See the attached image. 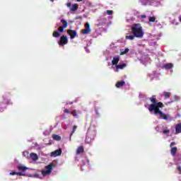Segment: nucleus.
Returning <instances> with one entry per match:
<instances>
[{"instance_id":"1","label":"nucleus","mask_w":181,"mask_h":181,"mask_svg":"<svg viewBox=\"0 0 181 181\" xmlns=\"http://www.w3.org/2000/svg\"><path fill=\"white\" fill-rule=\"evenodd\" d=\"M149 100L151 101V104L148 105V111L150 112H154L155 115H160L162 119L169 121V115H165L163 112L160 110V108H163L165 105H163L162 102H158L156 95H153L152 97L149 98Z\"/></svg>"},{"instance_id":"2","label":"nucleus","mask_w":181,"mask_h":181,"mask_svg":"<svg viewBox=\"0 0 181 181\" xmlns=\"http://www.w3.org/2000/svg\"><path fill=\"white\" fill-rule=\"evenodd\" d=\"M132 33L136 37H144V29L140 23H135L132 26Z\"/></svg>"},{"instance_id":"3","label":"nucleus","mask_w":181,"mask_h":181,"mask_svg":"<svg viewBox=\"0 0 181 181\" xmlns=\"http://www.w3.org/2000/svg\"><path fill=\"white\" fill-rule=\"evenodd\" d=\"M45 169L41 171L42 176H47V175H50L52 173V170L53 169V163H51L47 166H45Z\"/></svg>"},{"instance_id":"4","label":"nucleus","mask_w":181,"mask_h":181,"mask_svg":"<svg viewBox=\"0 0 181 181\" xmlns=\"http://www.w3.org/2000/svg\"><path fill=\"white\" fill-rule=\"evenodd\" d=\"M67 43H69V40L66 35H62L58 42L59 46H64V45H67Z\"/></svg>"},{"instance_id":"5","label":"nucleus","mask_w":181,"mask_h":181,"mask_svg":"<svg viewBox=\"0 0 181 181\" xmlns=\"http://www.w3.org/2000/svg\"><path fill=\"white\" fill-rule=\"evenodd\" d=\"M85 28H86V29H83L81 30V34L82 35H88V33H90V32H91V29L90 28V23H86L85 24Z\"/></svg>"},{"instance_id":"6","label":"nucleus","mask_w":181,"mask_h":181,"mask_svg":"<svg viewBox=\"0 0 181 181\" xmlns=\"http://www.w3.org/2000/svg\"><path fill=\"white\" fill-rule=\"evenodd\" d=\"M67 33L69 35L71 39H74L77 36V32L74 30H67Z\"/></svg>"},{"instance_id":"7","label":"nucleus","mask_w":181,"mask_h":181,"mask_svg":"<svg viewBox=\"0 0 181 181\" xmlns=\"http://www.w3.org/2000/svg\"><path fill=\"white\" fill-rule=\"evenodd\" d=\"M60 155H62V148H59L51 153V156H54V158H56V156H60Z\"/></svg>"},{"instance_id":"8","label":"nucleus","mask_w":181,"mask_h":181,"mask_svg":"<svg viewBox=\"0 0 181 181\" xmlns=\"http://www.w3.org/2000/svg\"><path fill=\"white\" fill-rule=\"evenodd\" d=\"M162 69H165V70H170L173 69V64L172 63L165 64L163 65Z\"/></svg>"},{"instance_id":"9","label":"nucleus","mask_w":181,"mask_h":181,"mask_svg":"<svg viewBox=\"0 0 181 181\" xmlns=\"http://www.w3.org/2000/svg\"><path fill=\"white\" fill-rule=\"evenodd\" d=\"M119 62V57H114L112 60V66H117L118 64V62Z\"/></svg>"},{"instance_id":"10","label":"nucleus","mask_w":181,"mask_h":181,"mask_svg":"<svg viewBox=\"0 0 181 181\" xmlns=\"http://www.w3.org/2000/svg\"><path fill=\"white\" fill-rule=\"evenodd\" d=\"M125 67H127V64H119V65H116V70L115 71H118V70H122L124 69H125Z\"/></svg>"},{"instance_id":"11","label":"nucleus","mask_w":181,"mask_h":181,"mask_svg":"<svg viewBox=\"0 0 181 181\" xmlns=\"http://www.w3.org/2000/svg\"><path fill=\"white\" fill-rule=\"evenodd\" d=\"M77 9H78V4H72V6L70 8V11H71L72 12H76Z\"/></svg>"},{"instance_id":"12","label":"nucleus","mask_w":181,"mask_h":181,"mask_svg":"<svg viewBox=\"0 0 181 181\" xmlns=\"http://www.w3.org/2000/svg\"><path fill=\"white\" fill-rule=\"evenodd\" d=\"M125 85V81H118L116 84H115V87H117V88H119V87H123Z\"/></svg>"},{"instance_id":"13","label":"nucleus","mask_w":181,"mask_h":181,"mask_svg":"<svg viewBox=\"0 0 181 181\" xmlns=\"http://www.w3.org/2000/svg\"><path fill=\"white\" fill-rule=\"evenodd\" d=\"M83 152H84V147H83V146L78 147L76 149V155H80V153H83Z\"/></svg>"},{"instance_id":"14","label":"nucleus","mask_w":181,"mask_h":181,"mask_svg":"<svg viewBox=\"0 0 181 181\" xmlns=\"http://www.w3.org/2000/svg\"><path fill=\"white\" fill-rule=\"evenodd\" d=\"M175 133L176 134H181V123L177 124L175 126Z\"/></svg>"},{"instance_id":"15","label":"nucleus","mask_w":181,"mask_h":181,"mask_svg":"<svg viewBox=\"0 0 181 181\" xmlns=\"http://www.w3.org/2000/svg\"><path fill=\"white\" fill-rule=\"evenodd\" d=\"M18 170H21V172H26L29 168L26 166L23 165H18Z\"/></svg>"},{"instance_id":"16","label":"nucleus","mask_w":181,"mask_h":181,"mask_svg":"<svg viewBox=\"0 0 181 181\" xmlns=\"http://www.w3.org/2000/svg\"><path fill=\"white\" fill-rule=\"evenodd\" d=\"M30 157L32 158L33 160H37L39 159L37 154L34 153H31L30 154Z\"/></svg>"},{"instance_id":"17","label":"nucleus","mask_w":181,"mask_h":181,"mask_svg":"<svg viewBox=\"0 0 181 181\" xmlns=\"http://www.w3.org/2000/svg\"><path fill=\"white\" fill-rule=\"evenodd\" d=\"M170 152L173 156H175L176 152H177V147H172L170 149Z\"/></svg>"},{"instance_id":"18","label":"nucleus","mask_w":181,"mask_h":181,"mask_svg":"<svg viewBox=\"0 0 181 181\" xmlns=\"http://www.w3.org/2000/svg\"><path fill=\"white\" fill-rule=\"evenodd\" d=\"M76 129H77V126L74 125L73 127L72 132H71V134H70L69 141H71V136H73V134H74L76 132Z\"/></svg>"},{"instance_id":"19","label":"nucleus","mask_w":181,"mask_h":181,"mask_svg":"<svg viewBox=\"0 0 181 181\" xmlns=\"http://www.w3.org/2000/svg\"><path fill=\"white\" fill-rule=\"evenodd\" d=\"M61 22L62 23V25H63V26L62 27H64L65 29H66V28H67V26H69V23H67L66 21V20H64V19H62L61 20Z\"/></svg>"},{"instance_id":"20","label":"nucleus","mask_w":181,"mask_h":181,"mask_svg":"<svg viewBox=\"0 0 181 181\" xmlns=\"http://www.w3.org/2000/svg\"><path fill=\"white\" fill-rule=\"evenodd\" d=\"M52 139L54 140V141H60V139H62V137L57 134H53L52 135Z\"/></svg>"},{"instance_id":"21","label":"nucleus","mask_w":181,"mask_h":181,"mask_svg":"<svg viewBox=\"0 0 181 181\" xmlns=\"http://www.w3.org/2000/svg\"><path fill=\"white\" fill-rule=\"evenodd\" d=\"M136 36L134 35H126L125 38L127 40H134V39H135Z\"/></svg>"},{"instance_id":"22","label":"nucleus","mask_w":181,"mask_h":181,"mask_svg":"<svg viewBox=\"0 0 181 181\" xmlns=\"http://www.w3.org/2000/svg\"><path fill=\"white\" fill-rule=\"evenodd\" d=\"M52 36L53 37H59L60 33H59V31H54V33H52Z\"/></svg>"},{"instance_id":"23","label":"nucleus","mask_w":181,"mask_h":181,"mask_svg":"<svg viewBox=\"0 0 181 181\" xmlns=\"http://www.w3.org/2000/svg\"><path fill=\"white\" fill-rule=\"evenodd\" d=\"M128 52H129V49L126 48L124 51L120 52V56H124V54H127V53H128Z\"/></svg>"},{"instance_id":"24","label":"nucleus","mask_w":181,"mask_h":181,"mask_svg":"<svg viewBox=\"0 0 181 181\" xmlns=\"http://www.w3.org/2000/svg\"><path fill=\"white\" fill-rule=\"evenodd\" d=\"M163 95L165 98H170V93L169 92H163Z\"/></svg>"},{"instance_id":"25","label":"nucleus","mask_w":181,"mask_h":181,"mask_svg":"<svg viewBox=\"0 0 181 181\" xmlns=\"http://www.w3.org/2000/svg\"><path fill=\"white\" fill-rule=\"evenodd\" d=\"M64 28L63 26H60L59 28H58V32H60V33H63V32H64Z\"/></svg>"},{"instance_id":"26","label":"nucleus","mask_w":181,"mask_h":181,"mask_svg":"<svg viewBox=\"0 0 181 181\" xmlns=\"http://www.w3.org/2000/svg\"><path fill=\"white\" fill-rule=\"evenodd\" d=\"M148 21L149 22H155V21H156V18H155V16L149 17Z\"/></svg>"},{"instance_id":"27","label":"nucleus","mask_w":181,"mask_h":181,"mask_svg":"<svg viewBox=\"0 0 181 181\" xmlns=\"http://www.w3.org/2000/svg\"><path fill=\"white\" fill-rule=\"evenodd\" d=\"M106 13L107 15H112L114 13V11L112 10H107Z\"/></svg>"},{"instance_id":"28","label":"nucleus","mask_w":181,"mask_h":181,"mask_svg":"<svg viewBox=\"0 0 181 181\" xmlns=\"http://www.w3.org/2000/svg\"><path fill=\"white\" fill-rule=\"evenodd\" d=\"M70 114H71V115H73V117H77V111H76V110L70 112Z\"/></svg>"},{"instance_id":"29","label":"nucleus","mask_w":181,"mask_h":181,"mask_svg":"<svg viewBox=\"0 0 181 181\" xmlns=\"http://www.w3.org/2000/svg\"><path fill=\"white\" fill-rule=\"evenodd\" d=\"M169 132H170V130L168 129L163 130V134H169Z\"/></svg>"},{"instance_id":"30","label":"nucleus","mask_w":181,"mask_h":181,"mask_svg":"<svg viewBox=\"0 0 181 181\" xmlns=\"http://www.w3.org/2000/svg\"><path fill=\"white\" fill-rule=\"evenodd\" d=\"M16 175H18V176H25L26 174L22 173L21 172H16Z\"/></svg>"},{"instance_id":"31","label":"nucleus","mask_w":181,"mask_h":181,"mask_svg":"<svg viewBox=\"0 0 181 181\" xmlns=\"http://www.w3.org/2000/svg\"><path fill=\"white\" fill-rule=\"evenodd\" d=\"M64 112H65V114H70V112H70V110H69V109H65L64 110Z\"/></svg>"},{"instance_id":"32","label":"nucleus","mask_w":181,"mask_h":181,"mask_svg":"<svg viewBox=\"0 0 181 181\" xmlns=\"http://www.w3.org/2000/svg\"><path fill=\"white\" fill-rule=\"evenodd\" d=\"M66 6L68 7V8H71V2H69V3H67L66 4Z\"/></svg>"},{"instance_id":"33","label":"nucleus","mask_w":181,"mask_h":181,"mask_svg":"<svg viewBox=\"0 0 181 181\" xmlns=\"http://www.w3.org/2000/svg\"><path fill=\"white\" fill-rule=\"evenodd\" d=\"M100 110V107H96L95 108V111H96V114L97 115H100V113L98 112V110Z\"/></svg>"},{"instance_id":"34","label":"nucleus","mask_w":181,"mask_h":181,"mask_svg":"<svg viewBox=\"0 0 181 181\" xmlns=\"http://www.w3.org/2000/svg\"><path fill=\"white\" fill-rule=\"evenodd\" d=\"M10 175H11V176H14V175H16V172L13 171V172H11V173H10Z\"/></svg>"},{"instance_id":"35","label":"nucleus","mask_w":181,"mask_h":181,"mask_svg":"<svg viewBox=\"0 0 181 181\" xmlns=\"http://www.w3.org/2000/svg\"><path fill=\"white\" fill-rule=\"evenodd\" d=\"M177 170H179L180 175H181V166H178V167L177 168Z\"/></svg>"},{"instance_id":"36","label":"nucleus","mask_w":181,"mask_h":181,"mask_svg":"<svg viewBox=\"0 0 181 181\" xmlns=\"http://www.w3.org/2000/svg\"><path fill=\"white\" fill-rule=\"evenodd\" d=\"M176 143L175 141H173L170 144V148H172V146H173V145H175Z\"/></svg>"},{"instance_id":"37","label":"nucleus","mask_w":181,"mask_h":181,"mask_svg":"<svg viewBox=\"0 0 181 181\" xmlns=\"http://www.w3.org/2000/svg\"><path fill=\"white\" fill-rule=\"evenodd\" d=\"M141 18H146V15H141Z\"/></svg>"},{"instance_id":"38","label":"nucleus","mask_w":181,"mask_h":181,"mask_svg":"<svg viewBox=\"0 0 181 181\" xmlns=\"http://www.w3.org/2000/svg\"><path fill=\"white\" fill-rule=\"evenodd\" d=\"M83 0H76V2H81Z\"/></svg>"},{"instance_id":"39","label":"nucleus","mask_w":181,"mask_h":181,"mask_svg":"<svg viewBox=\"0 0 181 181\" xmlns=\"http://www.w3.org/2000/svg\"><path fill=\"white\" fill-rule=\"evenodd\" d=\"M7 104H12V103H11V101L8 100V101L7 102Z\"/></svg>"},{"instance_id":"40","label":"nucleus","mask_w":181,"mask_h":181,"mask_svg":"<svg viewBox=\"0 0 181 181\" xmlns=\"http://www.w3.org/2000/svg\"><path fill=\"white\" fill-rule=\"evenodd\" d=\"M180 22H181V16L179 17Z\"/></svg>"},{"instance_id":"41","label":"nucleus","mask_w":181,"mask_h":181,"mask_svg":"<svg viewBox=\"0 0 181 181\" xmlns=\"http://www.w3.org/2000/svg\"><path fill=\"white\" fill-rule=\"evenodd\" d=\"M94 135H95V132H93Z\"/></svg>"},{"instance_id":"42","label":"nucleus","mask_w":181,"mask_h":181,"mask_svg":"<svg viewBox=\"0 0 181 181\" xmlns=\"http://www.w3.org/2000/svg\"><path fill=\"white\" fill-rule=\"evenodd\" d=\"M52 2H53V1H54V0H50Z\"/></svg>"}]
</instances>
